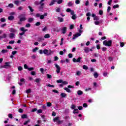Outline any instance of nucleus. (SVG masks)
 I'll use <instances>...</instances> for the list:
<instances>
[{
  "instance_id": "f257e3e1",
  "label": "nucleus",
  "mask_w": 126,
  "mask_h": 126,
  "mask_svg": "<svg viewBox=\"0 0 126 126\" xmlns=\"http://www.w3.org/2000/svg\"><path fill=\"white\" fill-rule=\"evenodd\" d=\"M43 54H44V55H46V56H51V55L54 54V53L51 50H48V49H44L43 50Z\"/></svg>"
},
{
  "instance_id": "f03ea898",
  "label": "nucleus",
  "mask_w": 126,
  "mask_h": 126,
  "mask_svg": "<svg viewBox=\"0 0 126 126\" xmlns=\"http://www.w3.org/2000/svg\"><path fill=\"white\" fill-rule=\"evenodd\" d=\"M25 16H26V15H25V14H22L19 16L20 22H22L26 20V17H25Z\"/></svg>"
},
{
  "instance_id": "7ed1b4c3",
  "label": "nucleus",
  "mask_w": 126,
  "mask_h": 126,
  "mask_svg": "<svg viewBox=\"0 0 126 126\" xmlns=\"http://www.w3.org/2000/svg\"><path fill=\"white\" fill-rule=\"evenodd\" d=\"M103 45H104V46L111 47V46H112V40H109V41L104 40L103 42Z\"/></svg>"
},
{
  "instance_id": "20e7f679",
  "label": "nucleus",
  "mask_w": 126,
  "mask_h": 126,
  "mask_svg": "<svg viewBox=\"0 0 126 126\" xmlns=\"http://www.w3.org/2000/svg\"><path fill=\"white\" fill-rule=\"evenodd\" d=\"M81 33H82V30H79V33H77L75 34V35H74L73 37L72 38V39L75 40V39H76V38H77L78 37H79V36H81Z\"/></svg>"
},
{
  "instance_id": "39448f33",
  "label": "nucleus",
  "mask_w": 126,
  "mask_h": 126,
  "mask_svg": "<svg viewBox=\"0 0 126 126\" xmlns=\"http://www.w3.org/2000/svg\"><path fill=\"white\" fill-rule=\"evenodd\" d=\"M57 83H62L63 85H66V84H68V82L66 81H63V80H58L57 81Z\"/></svg>"
},
{
  "instance_id": "423d86ee",
  "label": "nucleus",
  "mask_w": 126,
  "mask_h": 126,
  "mask_svg": "<svg viewBox=\"0 0 126 126\" xmlns=\"http://www.w3.org/2000/svg\"><path fill=\"white\" fill-rule=\"evenodd\" d=\"M55 67H56V72L60 73L61 72V67L58 64H55Z\"/></svg>"
},
{
  "instance_id": "0eeeda50",
  "label": "nucleus",
  "mask_w": 126,
  "mask_h": 126,
  "mask_svg": "<svg viewBox=\"0 0 126 126\" xmlns=\"http://www.w3.org/2000/svg\"><path fill=\"white\" fill-rule=\"evenodd\" d=\"M7 67H10V65H9V63H5V65L1 66V68H7Z\"/></svg>"
},
{
  "instance_id": "6e6552de",
  "label": "nucleus",
  "mask_w": 126,
  "mask_h": 126,
  "mask_svg": "<svg viewBox=\"0 0 126 126\" xmlns=\"http://www.w3.org/2000/svg\"><path fill=\"white\" fill-rule=\"evenodd\" d=\"M66 30H67L66 27H64L62 28V31L63 34H65L66 33Z\"/></svg>"
},
{
  "instance_id": "1a4fd4ad",
  "label": "nucleus",
  "mask_w": 126,
  "mask_h": 126,
  "mask_svg": "<svg viewBox=\"0 0 126 126\" xmlns=\"http://www.w3.org/2000/svg\"><path fill=\"white\" fill-rule=\"evenodd\" d=\"M9 37L10 38V39H13V38L15 37V34L13 33H10L9 35Z\"/></svg>"
},
{
  "instance_id": "9d476101",
  "label": "nucleus",
  "mask_w": 126,
  "mask_h": 126,
  "mask_svg": "<svg viewBox=\"0 0 126 126\" xmlns=\"http://www.w3.org/2000/svg\"><path fill=\"white\" fill-rule=\"evenodd\" d=\"M84 52H86V54H87L90 51L89 47H84Z\"/></svg>"
},
{
  "instance_id": "9b49d317",
  "label": "nucleus",
  "mask_w": 126,
  "mask_h": 126,
  "mask_svg": "<svg viewBox=\"0 0 126 126\" xmlns=\"http://www.w3.org/2000/svg\"><path fill=\"white\" fill-rule=\"evenodd\" d=\"M20 30H21V31H22V32H27V31H28V30L25 29L24 27L21 28L20 29Z\"/></svg>"
},
{
  "instance_id": "f8f14e48",
  "label": "nucleus",
  "mask_w": 126,
  "mask_h": 126,
  "mask_svg": "<svg viewBox=\"0 0 126 126\" xmlns=\"http://www.w3.org/2000/svg\"><path fill=\"white\" fill-rule=\"evenodd\" d=\"M10 32H11L12 33H15L17 32V31L13 28H11L9 30Z\"/></svg>"
},
{
  "instance_id": "ddd939ff",
  "label": "nucleus",
  "mask_w": 126,
  "mask_h": 126,
  "mask_svg": "<svg viewBox=\"0 0 126 126\" xmlns=\"http://www.w3.org/2000/svg\"><path fill=\"white\" fill-rule=\"evenodd\" d=\"M55 2H57V0H52L51 3L49 4V5H54V4H55Z\"/></svg>"
},
{
  "instance_id": "4468645a",
  "label": "nucleus",
  "mask_w": 126,
  "mask_h": 126,
  "mask_svg": "<svg viewBox=\"0 0 126 126\" xmlns=\"http://www.w3.org/2000/svg\"><path fill=\"white\" fill-rule=\"evenodd\" d=\"M59 120H60L59 117H56L53 119L54 122H56L57 123H58Z\"/></svg>"
},
{
  "instance_id": "2eb2a0df",
  "label": "nucleus",
  "mask_w": 126,
  "mask_h": 126,
  "mask_svg": "<svg viewBox=\"0 0 126 126\" xmlns=\"http://www.w3.org/2000/svg\"><path fill=\"white\" fill-rule=\"evenodd\" d=\"M61 96L62 97V98H65V97H66L67 95L65 93H62L61 94Z\"/></svg>"
},
{
  "instance_id": "dca6fc26",
  "label": "nucleus",
  "mask_w": 126,
  "mask_h": 126,
  "mask_svg": "<svg viewBox=\"0 0 126 126\" xmlns=\"http://www.w3.org/2000/svg\"><path fill=\"white\" fill-rule=\"evenodd\" d=\"M45 0H41L39 2V4H40L41 6H44L45 4L43 2H44Z\"/></svg>"
},
{
  "instance_id": "f3484780",
  "label": "nucleus",
  "mask_w": 126,
  "mask_h": 126,
  "mask_svg": "<svg viewBox=\"0 0 126 126\" xmlns=\"http://www.w3.org/2000/svg\"><path fill=\"white\" fill-rule=\"evenodd\" d=\"M72 5H73V2L71 1L67 3L68 6H72Z\"/></svg>"
},
{
  "instance_id": "a211bd4d",
  "label": "nucleus",
  "mask_w": 126,
  "mask_h": 126,
  "mask_svg": "<svg viewBox=\"0 0 126 126\" xmlns=\"http://www.w3.org/2000/svg\"><path fill=\"white\" fill-rule=\"evenodd\" d=\"M58 20H59V21H60V22H63V18L61 17H58Z\"/></svg>"
},
{
  "instance_id": "6ab92c4d",
  "label": "nucleus",
  "mask_w": 126,
  "mask_h": 126,
  "mask_svg": "<svg viewBox=\"0 0 126 126\" xmlns=\"http://www.w3.org/2000/svg\"><path fill=\"white\" fill-rule=\"evenodd\" d=\"M8 20H13L14 19V16H9L8 17Z\"/></svg>"
},
{
  "instance_id": "aec40b11",
  "label": "nucleus",
  "mask_w": 126,
  "mask_h": 126,
  "mask_svg": "<svg viewBox=\"0 0 126 126\" xmlns=\"http://www.w3.org/2000/svg\"><path fill=\"white\" fill-rule=\"evenodd\" d=\"M64 90H65V91H66V92H68V93H70L71 92L70 90L68 88H64Z\"/></svg>"
},
{
  "instance_id": "412c9836",
  "label": "nucleus",
  "mask_w": 126,
  "mask_h": 126,
  "mask_svg": "<svg viewBox=\"0 0 126 126\" xmlns=\"http://www.w3.org/2000/svg\"><path fill=\"white\" fill-rule=\"evenodd\" d=\"M21 118L22 119H27V114H23Z\"/></svg>"
},
{
  "instance_id": "4be33fe9",
  "label": "nucleus",
  "mask_w": 126,
  "mask_h": 126,
  "mask_svg": "<svg viewBox=\"0 0 126 126\" xmlns=\"http://www.w3.org/2000/svg\"><path fill=\"white\" fill-rule=\"evenodd\" d=\"M76 75H77V76H79L81 75V71H77L76 73Z\"/></svg>"
},
{
  "instance_id": "5701e85b",
  "label": "nucleus",
  "mask_w": 126,
  "mask_h": 126,
  "mask_svg": "<svg viewBox=\"0 0 126 126\" xmlns=\"http://www.w3.org/2000/svg\"><path fill=\"white\" fill-rule=\"evenodd\" d=\"M78 95H82L83 94V92L80 90L78 91L77 92Z\"/></svg>"
},
{
  "instance_id": "b1692460",
  "label": "nucleus",
  "mask_w": 126,
  "mask_h": 126,
  "mask_svg": "<svg viewBox=\"0 0 126 126\" xmlns=\"http://www.w3.org/2000/svg\"><path fill=\"white\" fill-rule=\"evenodd\" d=\"M2 39H4L7 37V34L6 33H3L2 35H1Z\"/></svg>"
},
{
  "instance_id": "393cba45",
  "label": "nucleus",
  "mask_w": 126,
  "mask_h": 126,
  "mask_svg": "<svg viewBox=\"0 0 126 126\" xmlns=\"http://www.w3.org/2000/svg\"><path fill=\"white\" fill-rule=\"evenodd\" d=\"M38 50H39V48L38 47H35L34 49H32V52L33 53H36Z\"/></svg>"
},
{
  "instance_id": "a878e982",
  "label": "nucleus",
  "mask_w": 126,
  "mask_h": 126,
  "mask_svg": "<svg viewBox=\"0 0 126 126\" xmlns=\"http://www.w3.org/2000/svg\"><path fill=\"white\" fill-rule=\"evenodd\" d=\"M72 19L75 20L76 19V14L73 15L71 17Z\"/></svg>"
},
{
  "instance_id": "bb28decb",
  "label": "nucleus",
  "mask_w": 126,
  "mask_h": 126,
  "mask_svg": "<svg viewBox=\"0 0 126 126\" xmlns=\"http://www.w3.org/2000/svg\"><path fill=\"white\" fill-rule=\"evenodd\" d=\"M94 78H97L98 76V73L94 72Z\"/></svg>"
},
{
  "instance_id": "cd10ccee",
  "label": "nucleus",
  "mask_w": 126,
  "mask_h": 126,
  "mask_svg": "<svg viewBox=\"0 0 126 126\" xmlns=\"http://www.w3.org/2000/svg\"><path fill=\"white\" fill-rule=\"evenodd\" d=\"M20 2V1L19 0H15L14 3H15V4H16V5H18Z\"/></svg>"
},
{
  "instance_id": "c85d7f7f",
  "label": "nucleus",
  "mask_w": 126,
  "mask_h": 126,
  "mask_svg": "<svg viewBox=\"0 0 126 126\" xmlns=\"http://www.w3.org/2000/svg\"><path fill=\"white\" fill-rule=\"evenodd\" d=\"M8 51L7 50L5 49H3L1 50V53H2V54H5V53H7Z\"/></svg>"
},
{
  "instance_id": "c756f323",
  "label": "nucleus",
  "mask_w": 126,
  "mask_h": 126,
  "mask_svg": "<svg viewBox=\"0 0 126 126\" xmlns=\"http://www.w3.org/2000/svg\"><path fill=\"white\" fill-rule=\"evenodd\" d=\"M73 114H78V109H75L73 112Z\"/></svg>"
},
{
  "instance_id": "7c9ffc66",
  "label": "nucleus",
  "mask_w": 126,
  "mask_h": 126,
  "mask_svg": "<svg viewBox=\"0 0 126 126\" xmlns=\"http://www.w3.org/2000/svg\"><path fill=\"white\" fill-rule=\"evenodd\" d=\"M50 37H51V36H50V35L49 34H46L44 36V38L45 39H47L48 38H50Z\"/></svg>"
},
{
  "instance_id": "2f4dec72",
  "label": "nucleus",
  "mask_w": 126,
  "mask_h": 126,
  "mask_svg": "<svg viewBox=\"0 0 126 126\" xmlns=\"http://www.w3.org/2000/svg\"><path fill=\"white\" fill-rule=\"evenodd\" d=\"M8 6L9 7H10V8H12V7H13V6H14V5H13V3H10V4H8V5L7 6V7Z\"/></svg>"
},
{
  "instance_id": "473e14b6",
  "label": "nucleus",
  "mask_w": 126,
  "mask_h": 126,
  "mask_svg": "<svg viewBox=\"0 0 126 126\" xmlns=\"http://www.w3.org/2000/svg\"><path fill=\"white\" fill-rule=\"evenodd\" d=\"M47 30H48V28L47 27H45V28H44L42 30V31L43 32H46V31H47Z\"/></svg>"
},
{
  "instance_id": "72a5a7b5",
  "label": "nucleus",
  "mask_w": 126,
  "mask_h": 126,
  "mask_svg": "<svg viewBox=\"0 0 126 126\" xmlns=\"http://www.w3.org/2000/svg\"><path fill=\"white\" fill-rule=\"evenodd\" d=\"M33 20H34V19L33 18H29L28 22H32Z\"/></svg>"
},
{
  "instance_id": "f704fd0d",
  "label": "nucleus",
  "mask_w": 126,
  "mask_h": 126,
  "mask_svg": "<svg viewBox=\"0 0 126 126\" xmlns=\"http://www.w3.org/2000/svg\"><path fill=\"white\" fill-rule=\"evenodd\" d=\"M82 58L81 57H79L78 59L76 60V63H80V60H82Z\"/></svg>"
},
{
  "instance_id": "c9c22d12",
  "label": "nucleus",
  "mask_w": 126,
  "mask_h": 126,
  "mask_svg": "<svg viewBox=\"0 0 126 126\" xmlns=\"http://www.w3.org/2000/svg\"><path fill=\"white\" fill-rule=\"evenodd\" d=\"M28 8H29V9H30V11H31V12H33V11H34V9H33V8H32V7H31V6H29Z\"/></svg>"
},
{
  "instance_id": "e433bc0d",
  "label": "nucleus",
  "mask_w": 126,
  "mask_h": 126,
  "mask_svg": "<svg viewBox=\"0 0 126 126\" xmlns=\"http://www.w3.org/2000/svg\"><path fill=\"white\" fill-rule=\"evenodd\" d=\"M40 81H41V79L40 78H37L35 79V82H36V83H39V82Z\"/></svg>"
},
{
  "instance_id": "4c0bfd02",
  "label": "nucleus",
  "mask_w": 126,
  "mask_h": 126,
  "mask_svg": "<svg viewBox=\"0 0 126 126\" xmlns=\"http://www.w3.org/2000/svg\"><path fill=\"white\" fill-rule=\"evenodd\" d=\"M56 12H61V8H60L59 7H57L56 9Z\"/></svg>"
},
{
  "instance_id": "58836bf2",
  "label": "nucleus",
  "mask_w": 126,
  "mask_h": 126,
  "mask_svg": "<svg viewBox=\"0 0 126 126\" xmlns=\"http://www.w3.org/2000/svg\"><path fill=\"white\" fill-rule=\"evenodd\" d=\"M23 69V68H22V67H21V66H19L18 67V70H19V71H21V70H22Z\"/></svg>"
},
{
  "instance_id": "ea45409f",
  "label": "nucleus",
  "mask_w": 126,
  "mask_h": 126,
  "mask_svg": "<svg viewBox=\"0 0 126 126\" xmlns=\"http://www.w3.org/2000/svg\"><path fill=\"white\" fill-rule=\"evenodd\" d=\"M83 69L87 70V69H88V67H87V66H86V65H84L83 66Z\"/></svg>"
},
{
  "instance_id": "a19ab883",
  "label": "nucleus",
  "mask_w": 126,
  "mask_h": 126,
  "mask_svg": "<svg viewBox=\"0 0 126 126\" xmlns=\"http://www.w3.org/2000/svg\"><path fill=\"white\" fill-rule=\"evenodd\" d=\"M30 123V120H28L27 121H26L24 123V126H26V125H27V124Z\"/></svg>"
},
{
  "instance_id": "79ce46f5",
  "label": "nucleus",
  "mask_w": 126,
  "mask_h": 126,
  "mask_svg": "<svg viewBox=\"0 0 126 126\" xmlns=\"http://www.w3.org/2000/svg\"><path fill=\"white\" fill-rule=\"evenodd\" d=\"M58 124H59V125H62V124H63V121H61V120H59L58 122H57Z\"/></svg>"
},
{
  "instance_id": "37998d69",
  "label": "nucleus",
  "mask_w": 126,
  "mask_h": 126,
  "mask_svg": "<svg viewBox=\"0 0 126 126\" xmlns=\"http://www.w3.org/2000/svg\"><path fill=\"white\" fill-rule=\"evenodd\" d=\"M32 59H33V60H35V59H36L37 57L35 55H33L31 57Z\"/></svg>"
},
{
  "instance_id": "c03bdc74",
  "label": "nucleus",
  "mask_w": 126,
  "mask_h": 126,
  "mask_svg": "<svg viewBox=\"0 0 126 126\" xmlns=\"http://www.w3.org/2000/svg\"><path fill=\"white\" fill-rule=\"evenodd\" d=\"M76 108V106H75V105L72 104L71 106V109H75V108Z\"/></svg>"
},
{
  "instance_id": "a18cd8bd",
  "label": "nucleus",
  "mask_w": 126,
  "mask_h": 126,
  "mask_svg": "<svg viewBox=\"0 0 126 126\" xmlns=\"http://www.w3.org/2000/svg\"><path fill=\"white\" fill-rule=\"evenodd\" d=\"M124 46H125V44L124 43V42H120V47H121V48H123Z\"/></svg>"
},
{
  "instance_id": "49530a36",
  "label": "nucleus",
  "mask_w": 126,
  "mask_h": 126,
  "mask_svg": "<svg viewBox=\"0 0 126 126\" xmlns=\"http://www.w3.org/2000/svg\"><path fill=\"white\" fill-rule=\"evenodd\" d=\"M47 107H51V106H52V103L51 102H47Z\"/></svg>"
},
{
  "instance_id": "de8ad7c7",
  "label": "nucleus",
  "mask_w": 126,
  "mask_h": 126,
  "mask_svg": "<svg viewBox=\"0 0 126 126\" xmlns=\"http://www.w3.org/2000/svg\"><path fill=\"white\" fill-rule=\"evenodd\" d=\"M63 3V0H59L57 1V3H58V4H61V3Z\"/></svg>"
},
{
  "instance_id": "09e8293b",
  "label": "nucleus",
  "mask_w": 126,
  "mask_h": 126,
  "mask_svg": "<svg viewBox=\"0 0 126 126\" xmlns=\"http://www.w3.org/2000/svg\"><path fill=\"white\" fill-rule=\"evenodd\" d=\"M1 22H5V19L4 18H1L0 19Z\"/></svg>"
},
{
  "instance_id": "8fccbe9b",
  "label": "nucleus",
  "mask_w": 126,
  "mask_h": 126,
  "mask_svg": "<svg viewBox=\"0 0 126 126\" xmlns=\"http://www.w3.org/2000/svg\"><path fill=\"white\" fill-rule=\"evenodd\" d=\"M58 60H59V57H58L55 56L54 57V61L55 62H57V61H58Z\"/></svg>"
},
{
  "instance_id": "3c124183",
  "label": "nucleus",
  "mask_w": 126,
  "mask_h": 126,
  "mask_svg": "<svg viewBox=\"0 0 126 126\" xmlns=\"http://www.w3.org/2000/svg\"><path fill=\"white\" fill-rule=\"evenodd\" d=\"M75 3H76V4H79V3H80V0H75Z\"/></svg>"
},
{
  "instance_id": "603ef678",
  "label": "nucleus",
  "mask_w": 126,
  "mask_h": 126,
  "mask_svg": "<svg viewBox=\"0 0 126 126\" xmlns=\"http://www.w3.org/2000/svg\"><path fill=\"white\" fill-rule=\"evenodd\" d=\"M36 26H40V25H41V23H40V22H37L36 24H35Z\"/></svg>"
},
{
  "instance_id": "864d4df0",
  "label": "nucleus",
  "mask_w": 126,
  "mask_h": 126,
  "mask_svg": "<svg viewBox=\"0 0 126 126\" xmlns=\"http://www.w3.org/2000/svg\"><path fill=\"white\" fill-rule=\"evenodd\" d=\"M112 1H113V0H109L108 2V4H109V5H111L112 3Z\"/></svg>"
},
{
  "instance_id": "5fc2aeb1",
  "label": "nucleus",
  "mask_w": 126,
  "mask_h": 126,
  "mask_svg": "<svg viewBox=\"0 0 126 126\" xmlns=\"http://www.w3.org/2000/svg\"><path fill=\"white\" fill-rule=\"evenodd\" d=\"M72 10L70 9V8H67L66 11V12H71Z\"/></svg>"
},
{
  "instance_id": "6e6d98bb",
  "label": "nucleus",
  "mask_w": 126,
  "mask_h": 126,
  "mask_svg": "<svg viewBox=\"0 0 126 126\" xmlns=\"http://www.w3.org/2000/svg\"><path fill=\"white\" fill-rule=\"evenodd\" d=\"M28 70L31 71L34 69V67H30L28 68Z\"/></svg>"
},
{
  "instance_id": "4d7b16f0",
  "label": "nucleus",
  "mask_w": 126,
  "mask_h": 126,
  "mask_svg": "<svg viewBox=\"0 0 126 126\" xmlns=\"http://www.w3.org/2000/svg\"><path fill=\"white\" fill-rule=\"evenodd\" d=\"M94 24L95 25H99V24H100V22H99V21H95V22H94Z\"/></svg>"
},
{
  "instance_id": "13d9d810",
  "label": "nucleus",
  "mask_w": 126,
  "mask_h": 126,
  "mask_svg": "<svg viewBox=\"0 0 126 126\" xmlns=\"http://www.w3.org/2000/svg\"><path fill=\"white\" fill-rule=\"evenodd\" d=\"M31 26V24H27L26 25V27H27V28H29V27H30Z\"/></svg>"
},
{
  "instance_id": "bf43d9fd",
  "label": "nucleus",
  "mask_w": 126,
  "mask_h": 126,
  "mask_svg": "<svg viewBox=\"0 0 126 126\" xmlns=\"http://www.w3.org/2000/svg\"><path fill=\"white\" fill-rule=\"evenodd\" d=\"M8 116L9 118H10V119H12V118H13L12 114H8Z\"/></svg>"
},
{
  "instance_id": "052dcab7",
  "label": "nucleus",
  "mask_w": 126,
  "mask_h": 126,
  "mask_svg": "<svg viewBox=\"0 0 126 126\" xmlns=\"http://www.w3.org/2000/svg\"><path fill=\"white\" fill-rule=\"evenodd\" d=\"M31 93V89H29V90H27L26 91V93H27L28 94H29V93Z\"/></svg>"
},
{
  "instance_id": "680f3d73",
  "label": "nucleus",
  "mask_w": 126,
  "mask_h": 126,
  "mask_svg": "<svg viewBox=\"0 0 126 126\" xmlns=\"http://www.w3.org/2000/svg\"><path fill=\"white\" fill-rule=\"evenodd\" d=\"M94 20H99V17H98L97 16H95V17L94 18Z\"/></svg>"
},
{
  "instance_id": "e2e57ef3",
  "label": "nucleus",
  "mask_w": 126,
  "mask_h": 126,
  "mask_svg": "<svg viewBox=\"0 0 126 126\" xmlns=\"http://www.w3.org/2000/svg\"><path fill=\"white\" fill-rule=\"evenodd\" d=\"M118 7H119L118 4H116L113 6V8H118Z\"/></svg>"
},
{
  "instance_id": "0e129e2a",
  "label": "nucleus",
  "mask_w": 126,
  "mask_h": 126,
  "mask_svg": "<svg viewBox=\"0 0 126 126\" xmlns=\"http://www.w3.org/2000/svg\"><path fill=\"white\" fill-rule=\"evenodd\" d=\"M99 13L100 15H103V10H99Z\"/></svg>"
},
{
  "instance_id": "69168bd1",
  "label": "nucleus",
  "mask_w": 126,
  "mask_h": 126,
  "mask_svg": "<svg viewBox=\"0 0 126 126\" xmlns=\"http://www.w3.org/2000/svg\"><path fill=\"white\" fill-rule=\"evenodd\" d=\"M15 41L14 40H11L9 42V44H14Z\"/></svg>"
},
{
  "instance_id": "338daca9",
  "label": "nucleus",
  "mask_w": 126,
  "mask_h": 126,
  "mask_svg": "<svg viewBox=\"0 0 126 126\" xmlns=\"http://www.w3.org/2000/svg\"><path fill=\"white\" fill-rule=\"evenodd\" d=\"M45 18V17L43 15H40V19H44Z\"/></svg>"
},
{
  "instance_id": "774afa93",
  "label": "nucleus",
  "mask_w": 126,
  "mask_h": 126,
  "mask_svg": "<svg viewBox=\"0 0 126 126\" xmlns=\"http://www.w3.org/2000/svg\"><path fill=\"white\" fill-rule=\"evenodd\" d=\"M111 10V7L110 6H108L107 8V12H110Z\"/></svg>"
}]
</instances>
